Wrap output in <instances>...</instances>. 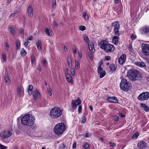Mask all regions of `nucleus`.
Returning a JSON list of instances; mask_svg holds the SVG:
<instances>
[{"label": "nucleus", "mask_w": 149, "mask_h": 149, "mask_svg": "<svg viewBox=\"0 0 149 149\" xmlns=\"http://www.w3.org/2000/svg\"><path fill=\"white\" fill-rule=\"evenodd\" d=\"M35 120V118L33 115L28 114L22 117L21 122L24 125L31 126L34 124Z\"/></svg>", "instance_id": "obj_1"}, {"label": "nucleus", "mask_w": 149, "mask_h": 149, "mask_svg": "<svg viewBox=\"0 0 149 149\" xmlns=\"http://www.w3.org/2000/svg\"><path fill=\"white\" fill-rule=\"evenodd\" d=\"M99 46L101 49H104L107 52H112L115 49L114 46L108 43L107 41L102 40L99 43Z\"/></svg>", "instance_id": "obj_2"}, {"label": "nucleus", "mask_w": 149, "mask_h": 149, "mask_svg": "<svg viewBox=\"0 0 149 149\" xmlns=\"http://www.w3.org/2000/svg\"><path fill=\"white\" fill-rule=\"evenodd\" d=\"M127 76L129 79L132 81L138 80L141 77L139 72L134 69L128 70Z\"/></svg>", "instance_id": "obj_3"}, {"label": "nucleus", "mask_w": 149, "mask_h": 149, "mask_svg": "<svg viewBox=\"0 0 149 149\" xmlns=\"http://www.w3.org/2000/svg\"><path fill=\"white\" fill-rule=\"evenodd\" d=\"M65 130V124L63 123H60L57 124L55 126L54 131L56 135H60L62 134Z\"/></svg>", "instance_id": "obj_4"}, {"label": "nucleus", "mask_w": 149, "mask_h": 149, "mask_svg": "<svg viewBox=\"0 0 149 149\" xmlns=\"http://www.w3.org/2000/svg\"><path fill=\"white\" fill-rule=\"evenodd\" d=\"M62 115V111L60 108L55 107L50 111V116L54 118H57L60 117Z\"/></svg>", "instance_id": "obj_5"}, {"label": "nucleus", "mask_w": 149, "mask_h": 149, "mask_svg": "<svg viewBox=\"0 0 149 149\" xmlns=\"http://www.w3.org/2000/svg\"><path fill=\"white\" fill-rule=\"evenodd\" d=\"M131 84L125 79H123L121 80L120 84L121 89L124 91H128L130 89Z\"/></svg>", "instance_id": "obj_6"}, {"label": "nucleus", "mask_w": 149, "mask_h": 149, "mask_svg": "<svg viewBox=\"0 0 149 149\" xmlns=\"http://www.w3.org/2000/svg\"><path fill=\"white\" fill-rule=\"evenodd\" d=\"M149 98V93L144 92L140 94L138 96L137 99L141 101H144L147 100Z\"/></svg>", "instance_id": "obj_7"}, {"label": "nucleus", "mask_w": 149, "mask_h": 149, "mask_svg": "<svg viewBox=\"0 0 149 149\" xmlns=\"http://www.w3.org/2000/svg\"><path fill=\"white\" fill-rule=\"evenodd\" d=\"M143 54L146 56L149 55V45L143 43L141 46Z\"/></svg>", "instance_id": "obj_8"}, {"label": "nucleus", "mask_w": 149, "mask_h": 149, "mask_svg": "<svg viewBox=\"0 0 149 149\" xmlns=\"http://www.w3.org/2000/svg\"><path fill=\"white\" fill-rule=\"evenodd\" d=\"M111 25L114 27V31L115 35L118 36H119L120 35L118 31L120 27L119 23L117 22H115L112 23Z\"/></svg>", "instance_id": "obj_9"}, {"label": "nucleus", "mask_w": 149, "mask_h": 149, "mask_svg": "<svg viewBox=\"0 0 149 149\" xmlns=\"http://www.w3.org/2000/svg\"><path fill=\"white\" fill-rule=\"evenodd\" d=\"M13 134V131L10 129H8L7 131L4 132L1 135L2 137L4 139L8 138L10 136Z\"/></svg>", "instance_id": "obj_10"}, {"label": "nucleus", "mask_w": 149, "mask_h": 149, "mask_svg": "<svg viewBox=\"0 0 149 149\" xmlns=\"http://www.w3.org/2000/svg\"><path fill=\"white\" fill-rule=\"evenodd\" d=\"M81 103L80 99L76 100H72L71 102V106L73 109H76L77 106L80 104Z\"/></svg>", "instance_id": "obj_11"}, {"label": "nucleus", "mask_w": 149, "mask_h": 149, "mask_svg": "<svg viewBox=\"0 0 149 149\" xmlns=\"http://www.w3.org/2000/svg\"><path fill=\"white\" fill-rule=\"evenodd\" d=\"M107 100L110 103H118V102L117 98L114 96L109 97L107 98Z\"/></svg>", "instance_id": "obj_12"}, {"label": "nucleus", "mask_w": 149, "mask_h": 149, "mask_svg": "<svg viewBox=\"0 0 149 149\" xmlns=\"http://www.w3.org/2000/svg\"><path fill=\"white\" fill-rule=\"evenodd\" d=\"M126 58V55L125 54H123L118 59L119 63L120 65L123 64L125 62Z\"/></svg>", "instance_id": "obj_13"}, {"label": "nucleus", "mask_w": 149, "mask_h": 149, "mask_svg": "<svg viewBox=\"0 0 149 149\" xmlns=\"http://www.w3.org/2000/svg\"><path fill=\"white\" fill-rule=\"evenodd\" d=\"M137 146L139 149H144L146 147L147 144L144 141H141L138 143Z\"/></svg>", "instance_id": "obj_14"}, {"label": "nucleus", "mask_w": 149, "mask_h": 149, "mask_svg": "<svg viewBox=\"0 0 149 149\" xmlns=\"http://www.w3.org/2000/svg\"><path fill=\"white\" fill-rule=\"evenodd\" d=\"M27 12L28 16L29 17H32L33 16V10L31 6H29L28 7Z\"/></svg>", "instance_id": "obj_15"}, {"label": "nucleus", "mask_w": 149, "mask_h": 149, "mask_svg": "<svg viewBox=\"0 0 149 149\" xmlns=\"http://www.w3.org/2000/svg\"><path fill=\"white\" fill-rule=\"evenodd\" d=\"M149 31V27L145 26L143 27L141 29V32L142 34H145L148 33Z\"/></svg>", "instance_id": "obj_16"}, {"label": "nucleus", "mask_w": 149, "mask_h": 149, "mask_svg": "<svg viewBox=\"0 0 149 149\" xmlns=\"http://www.w3.org/2000/svg\"><path fill=\"white\" fill-rule=\"evenodd\" d=\"M65 77L67 80L68 82L71 84H72L73 83V79L70 74H69L66 75Z\"/></svg>", "instance_id": "obj_17"}, {"label": "nucleus", "mask_w": 149, "mask_h": 149, "mask_svg": "<svg viewBox=\"0 0 149 149\" xmlns=\"http://www.w3.org/2000/svg\"><path fill=\"white\" fill-rule=\"evenodd\" d=\"M119 36L116 35V36H115L113 37L112 41L114 44L116 45L118 43L119 38H118Z\"/></svg>", "instance_id": "obj_18"}, {"label": "nucleus", "mask_w": 149, "mask_h": 149, "mask_svg": "<svg viewBox=\"0 0 149 149\" xmlns=\"http://www.w3.org/2000/svg\"><path fill=\"white\" fill-rule=\"evenodd\" d=\"M67 62L68 64V67L70 68H72L74 67V66H73L72 65V60L71 58H68L67 59Z\"/></svg>", "instance_id": "obj_19"}, {"label": "nucleus", "mask_w": 149, "mask_h": 149, "mask_svg": "<svg viewBox=\"0 0 149 149\" xmlns=\"http://www.w3.org/2000/svg\"><path fill=\"white\" fill-rule=\"evenodd\" d=\"M135 64L138 66L140 67H144L146 66L145 63L142 62H137Z\"/></svg>", "instance_id": "obj_20"}, {"label": "nucleus", "mask_w": 149, "mask_h": 149, "mask_svg": "<svg viewBox=\"0 0 149 149\" xmlns=\"http://www.w3.org/2000/svg\"><path fill=\"white\" fill-rule=\"evenodd\" d=\"M141 107L143 110L146 112L148 111H149V108L145 104H141Z\"/></svg>", "instance_id": "obj_21"}, {"label": "nucleus", "mask_w": 149, "mask_h": 149, "mask_svg": "<svg viewBox=\"0 0 149 149\" xmlns=\"http://www.w3.org/2000/svg\"><path fill=\"white\" fill-rule=\"evenodd\" d=\"M33 96L34 99L35 100H37V96L38 95H39V92L37 90L35 91H34L33 93L32 92Z\"/></svg>", "instance_id": "obj_22"}, {"label": "nucleus", "mask_w": 149, "mask_h": 149, "mask_svg": "<svg viewBox=\"0 0 149 149\" xmlns=\"http://www.w3.org/2000/svg\"><path fill=\"white\" fill-rule=\"evenodd\" d=\"M22 88L19 86L17 88V95L18 97H21L22 95Z\"/></svg>", "instance_id": "obj_23"}, {"label": "nucleus", "mask_w": 149, "mask_h": 149, "mask_svg": "<svg viewBox=\"0 0 149 149\" xmlns=\"http://www.w3.org/2000/svg\"><path fill=\"white\" fill-rule=\"evenodd\" d=\"M45 31L46 34L49 36H51L53 34V33L52 31L46 28Z\"/></svg>", "instance_id": "obj_24"}, {"label": "nucleus", "mask_w": 149, "mask_h": 149, "mask_svg": "<svg viewBox=\"0 0 149 149\" xmlns=\"http://www.w3.org/2000/svg\"><path fill=\"white\" fill-rule=\"evenodd\" d=\"M28 94L30 95H31L32 94L33 91V86L32 85H30L28 86Z\"/></svg>", "instance_id": "obj_25"}, {"label": "nucleus", "mask_w": 149, "mask_h": 149, "mask_svg": "<svg viewBox=\"0 0 149 149\" xmlns=\"http://www.w3.org/2000/svg\"><path fill=\"white\" fill-rule=\"evenodd\" d=\"M8 31L12 34L14 35L15 34V29L12 26H10L8 29Z\"/></svg>", "instance_id": "obj_26"}, {"label": "nucleus", "mask_w": 149, "mask_h": 149, "mask_svg": "<svg viewBox=\"0 0 149 149\" xmlns=\"http://www.w3.org/2000/svg\"><path fill=\"white\" fill-rule=\"evenodd\" d=\"M27 54V52L24 49L22 48L20 51V55L24 57Z\"/></svg>", "instance_id": "obj_27"}, {"label": "nucleus", "mask_w": 149, "mask_h": 149, "mask_svg": "<svg viewBox=\"0 0 149 149\" xmlns=\"http://www.w3.org/2000/svg\"><path fill=\"white\" fill-rule=\"evenodd\" d=\"M79 62L78 61H76L75 62V67L76 70L80 68Z\"/></svg>", "instance_id": "obj_28"}, {"label": "nucleus", "mask_w": 149, "mask_h": 149, "mask_svg": "<svg viewBox=\"0 0 149 149\" xmlns=\"http://www.w3.org/2000/svg\"><path fill=\"white\" fill-rule=\"evenodd\" d=\"M89 48L90 51L91 52H93L94 51V45L93 43H92L91 45H89Z\"/></svg>", "instance_id": "obj_29"}, {"label": "nucleus", "mask_w": 149, "mask_h": 149, "mask_svg": "<svg viewBox=\"0 0 149 149\" xmlns=\"http://www.w3.org/2000/svg\"><path fill=\"white\" fill-rule=\"evenodd\" d=\"M41 42L40 40H38V42L36 43V45L37 47L38 50H40L41 49Z\"/></svg>", "instance_id": "obj_30"}, {"label": "nucleus", "mask_w": 149, "mask_h": 149, "mask_svg": "<svg viewBox=\"0 0 149 149\" xmlns=\"http://www.w3.org/2000/svg\"><path fill=\"white\" fill-rule=\"evenodd\" d=\"M15 44L16 49H20V44L19 40H16Z\"/></svg>", "instance_id": "obj_31"}, {"label": "nucleus", "mask_w": 149, "mask_h": 149, "mask_svg": "<svg viewBox=\"0 0 149 149\" xmlns=\"http://www.w3.org/2000/svg\"><path fill=\"white\" fill-rule=\"evenodd\" d=\"M100 74V77L101 78H103L106 74V72L105 71H102L100 73H98Z\"/></svg>", "instance_id": "obj_32"}, {"label": "nucleus", "mask_w": 149, "mask_h": 149, "mask_svg": "<svg viewBox=\"0 0 149 149\" xmlns=\"http://www.w3.org/2000/svg\"><path fill=\"white\" fill-rule=\"evenodd\" d=\"M139 133L138 132H136L132 136V138L133 139H136L139 136Z\"/></svg>", "instance_id": "obj_33"}, {"label": "nucleus", "mask_w": 149, "mask_h": 149, "mask_svg": "<svg viewBox=\"0 0 149 149\" xmlns=\"http://www.w3.org/2000/svg\"><path fill=\"white\" fill-rule=\"evenodd\" d=\"M6 82V83L7 84H9L10 83V79L9 78V77L8 76H6L4 78Z\"/></svg>", "instance_id": "obj_34"}, {"label": "nucleus", "mask_w": 149, "mask_h": 149, "mask_svg": "<svg viewBox=\"0 0 149 149\" xmlns=\"http://www.w3.org/2000/svg\"><path fill=\"white\" fill-rule=\"evenodd\" d=\"M83 147L85 149H88L89 148V145L87 143H85L83 144Z\"/></svg>", "instance_id": "obj_35"}, {"label": "nucleus", "mask_w": 149, "mask_h": 149, "mask_svg": "<svg viewBox=\"0 0 149 149\" xmlns=\"http://www.w3.org/2000/svg\"><path fill=\"white\" fill-rule=\"evenodd\" d=\"M110 70L113 71H115L116 70L115 66L114 65H111L109 67Z\"/></svg>", "instance_id": "obj_36"}, {"label": "nucleus", "mask_w": 149, "mask_h": 149, "mask_svg": "<svg viewBox=\"0 0 149 149\" xmlns=\"http://www.w3.org/2000/svg\"><path fill=\"white\" fill-rule=\"evenodd\" d=\"M70 71L71 74L73 76H74L75 74V70L74 68H70Z\"/></svg>", "instance_id": "obj_37"}, {"label": "nucleus", "mask_w": 149, "mask_h": 149, "mask_svg": "<svg viewBox=\"0 0 149 149\" xmlns=\"http://www.w3.org/2000/svg\"><path fill=\"white\" fill-rule=\"evenodd\" d=\"M103 69L102 68L101 66H99L97 68V72L98 73H100L103 70Z\"/></svg>", "instance_id": "obj_38"}, {"label": "nucleus", "mask_w": 149, "mask_h": 149, "mask_svg": "<svg viewBox=\"0 0 149 149\" xmlns=\"http://www.w3.org/2000/svg\"><path fill=\"white\" fill-rule=\"evenodd\" d=\"M2 58L3 59V61L4 62L6 61V55L5 54L2 53Z\"/></svg>", "instance_id": "obj_39"}, {"label": "nucleus", "mask_w": 149, "mask_h": 149, "mask_svg": "<svg viewBox=\"0 0 149 149\" xmlns=\"http://www.w3.org/2000/svg\"><path fill=\"white\" fill-rule=\"evenodd\" d=\"M88 56L90 59L91 61H93V54L92 53H90L88 54Z\"/></svg>", "instance_id": "obj_40"}, {"label": "nucleus", "mask_w": 149, "mask_h": 149, "mask_svg": "<svg viewBox=\"0 0 149 149\" xmlns=\"http://www.w3.org/2000/svg\"><path fill=\"white\" fill-rule=\"evenodd\" d=\"M47 91L49 95L51 96L52 94V89L50 88H49L47 89Z\"/></svg>", "instance_id": "obj_41"}, {"label": "nucleus", "mask_w": 149, "mask_h": 149, "mask_svg": "<svg viewBox=\"0 0 149 149\" xmlns=\"http://www.w3.org/2000/svg\"><path fill=\"white\" fill-rule=\"evenodd\" d=\"M83 38L85 41L88 43L89 39L88 37L86 35H84L83 36Z\"/></svg>", "instance_id": "obj_42"}, {"label": "nucleus", "mask_w": 149, "mask_h": 149, "mask_svg": "<svg viewBox=\"0 0 149 149\" xmlns=\"http://www.w3.org/2000/svg\"><path fill=\"white\" fill-rule=\"evenodd\" d=\"M83 16L85 19L87 20L88 19V16L86 13H84Z\"/></svg>", "instance_id": "obj_43"}, {"label": "nucleus", "mask_w": 149, "mask_h": 149, "mask_svg": "<svg viewBox=\"0 0 149 149\" xmlns=\"http://www.w3.org/2000/svg\"><path fill=\"white\" fill-rule=\"evenodd\" d=\"M86 118L84 116L83 117L82 120L81 121V123H84L86 121Z\"/></svg>", "instance_id": "obj_44"}, {"label": "nucleus", "mask_w": 149, "mask_h": 149, "mask_svg": "<svg viewBox=\"0 0 149 149\" xmlns=\"http://www.w3.org/2000/svg\"><path fill=\"white\" fill-rule=\"evenodd\" d=\"M29 43H30V42L26 40V41L24 43V45L25 47H27Z\"/></svg>", "instance_id": "obj_45"}, {"label": "nucleus", "mask_w": 149, "mask_h": 149, "mask_svg": "<svg viewBox=\"0 0 149 149\" xmlns=\"http://www.w3.org/2000/svg\"><path fill=\"white\" fill-rule=\"evenodd\" d=\"M7 147L4 146L1 144H0V149H7Z\"/></svg>", "instance_id": "obj_46"}, {"label": "nucleus", "mask_w": 149, "mask_h": 149, "mask_svg": "<svg viewBox=\"0 0 149 149\" xmlns=\"http://www.w3.org/2000/svg\"><path fill=\"white\" fill-rule=\"evenodd\" d=\"M6 49L7 51L9 49V45L7 42H6Z\"/></svg>", "instance_id": "obj_47"}, {"label": "nucleus", "mask_w": 149, "mask_h": 149, "mask_svg": "<svg viewBox=\"0 0 149 149\" xmlns=\"http://www.w3.org/2000/svg\"><path fill=\"white\" fill-rule=\"evenodd\" d=\"M86 29V27L84 26H81L79 27V29L82 31H84Z\"/></svg>", "instance_id": "obj_48"}, {"label": "nucleus", "mask_w": 149, "mask_h": 149, "mask_svg": "<svg viewBox=\"0 0 149 149\" xmlns=\"http://www.w3.org/2000/svg\"><path fill=\"white\" fill-rule=\"evenodd\" d=\"M82 107L81 105H79L78 107V111L79 113H80L82 111Z\"/></svg>", "instance_id": "obj_49"}, {"label": "nucleus", "mask_w": 149, "mask_h": 149, "mask_svg": "<svg viewBox=\"0 0 149 149\" xmlns=\"http://www.w3.org/2000/svg\"><path fill=\"white\" fill-rule=\"evenodd\" d=\"M35 58L34 56H32L31 57V62L33 63L35 61Z\"/></svg>", "instance_id": "obj_50"}, {"label": "nucleus", "mask_w": 149, "mask_h": 149, "mask_svg": "<svg viewBox=\"0 0 149 149\" xmlns=\"http://www.w3.org/2000/svg\"><path fill=\"white\" fill-rule=\"evenodd\" d=\"M42 62L44 66V67L46 66V65H47V63L46 60L45 59L43 60H42Z\"/></svg>", "instance_id": "obj_51"}, {"label": "nucleus", "mask_w": 149, "mask_h": 149, "mask_svg": "<svg viewBox=\"0 0 149 149\" xmlns=\"http://www.w3.org/2000/svg\"><path fill=\"white\" fill-rule=\"evenodd\" d=\"M109 144L111 146L113 147H115L116 146V144L110 142L109 143Z\"/></svg>", "instance_id": "obj_52"}, {"label": "nucleus", "mask_w": 149, "mask_h": 149, "mask_svg": "<svg viewBox=\"0 0 149 149\" xmlns=\"http://www.w3.org/2000/svg\"><path fill=\"white\" fill-rule=\"evenodd\" d=\"M105 59L107 60H110L111 59V57L109 56H106L105 57Z\"/></svg>", "instance_id": "obj_53"}, {"label": "nucleus", "mask_w": 149, "mask_h": 149, "mask_svg": "<svg viewBox=\"0 0 149 149\" xmlns=\"http://www.w3.org/2000/svg\"><path fill=\"white\" fill-rule=\"evenodd\" d=\"M91 136V134L89 133H86L85 135V137L86 138H88L89 137Z\"/></svg>", "instance_id": "obj_54"}, {"label": "nucleus", "mask_w": 149, "mask_h": 149, "mask_svg": "<svg viewBox=\"0 0 149 149\" xmlns=\"http://www.w3.org/2000/svg\"><path fill=\"white\" fill-rule=\"evenodd\" d=\"M136 36L134 35V34H132L131 36V38L132 40H134L136 38Z\"/></svg>", "instance_id": "obj_55"}, {"label": "nucleus", "mask_w": 149, "mask_h": 149, "mask_svg": "<svg viewBox=\"0 0 149 149\" xmlns=\"http://www.w3.org/2000/svg\"><path fill=\"white\" fill-rule=\"evenodd\" d=\"M114 120L116 121H118L119 120V118L118 116H115L114 117Z\"/></svg>", "instance_id": "obj_56"}, {"label": "nucleus", "mask_w": 149, "mask_h": 149, "mask_svg": "<svg viewBox=\"0 0 149 149\" xmlns=\"http://www.w3.org/2000/svg\"><path fill=\"white\" fill-rule=\"evenodd\" d=\"M68 72H69V70L67 68L65 69V74L66 75L67 74H69L68 73Z\"/></svg>", "instance_id": "obj_57"}, {"label": "nucleus", "mask_w": 149, "mask_h": 149, "mask_svg": "<svg viewBox=\"0 0 149 149\" xmlns=\"http://www.w3.org/2000/svg\"><path fill=\"white\" fill-rule=\"evenodd\" d=\"M76 143L74 142L73 144L72 145V148H76Z\"/></svg>", "instance_id": "obj_58"}, {"label": "nucleus", "mask_w": 149, "mask_h": 149, "mask_svg": "<svg viewBox=\"0 0 149 149\" xmlns=\"http://www.w3.org/2000/svg\"><path fill=\"white\" fill-rule=\"evenodd\" d=\"M53 25V26H58V24L55 21H53L52 22Z\"/></svg>", "instance_id": "obj_59"}, {"label": "nucleus", "mask_w": 149, "mask_h": 149, "mask_svg": "<svg viewBox=\"0 0 149 149\" xmlns=\"http://www.w3.org/2000/svg\"><path fill=\"white\" fill-rule=\"evenodd\" d=\"M33 38V37L32 36H30L29 38H27V39L28 41L29 40H31Z\"/></svg>", "instance_id": "obj_60"}, {"label": "nucleus", "mask_w": 149, "mask_h": 149, "mask_svg": "<svg viewBox=\"0 0 149 149\" xmlns=\"http://www.w3.org/2000/svg\"><path fill=\"white\" fill-rule=\"evenodd\" d=\"M20 33L22 35H23L24 34V30L22 29H21L20 30Z\"/></svg>", "instance_id": "obj_61"}, {"label": "nucleus", "mask_w": 149, "mask_h": 149, "mask_svg": "<svg viewBox=\"0 0 149 149\" xmlns=\"http://www.w3.org/2000/svg\"><path fill=\"white\" fill-rule=\"evenodd\" d=\"M78 55L79 57L81 59L82 57V54L81 52H78Z\"/></svg>", "instance_id": "obj_62"}, {"label": "nucleus", "mask_w": 149, "mask_h": 149, "mask_svg": "<svg viewBox=\"0 0 149 149\" xmlns=\"http://www.w3.org/2000/svg\"><path fill=\"white\" fill-rule=\"evenodd\" d=\"M119 115L120 117H121L122 118H123L125 116L123 114L121 113H119Z\"/></svg>", "instance_id": "obj_63"}, {"label": "nucleus", "mask_w": 149, "mask_h": 149, "mask_svg": "<svg viewBox=\"0 0 149 149\" xmlns=\"http://www.w3.org/2000/svg\"><path fill=\"white\" fill-rule=\"evenodd\" d=\"M53 7L54 8H55L56 6V3L55 1L54 2H53Z\"/></svg>", "instance_id": "obj_64"}]
</instances>
